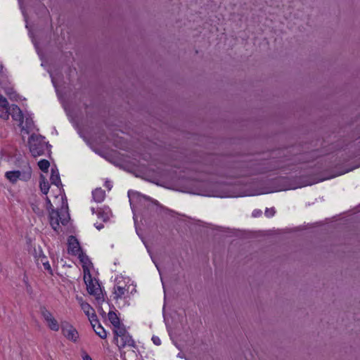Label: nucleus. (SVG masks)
<instances>
[{"label": "nucleus", "mask_w": 360, "mask_h": 360, "mask_svg": "<svg viewBox=\"0 0 360 360\" xmlns=\"http://www.w3.org/2000/svg\"><path fill=\"white\" fill-rule=\"evenodd\" d=\"M28 145L30 151L34 158L44 155L48 148L44 137L36 134H32L28 139Z\"/></svg>", "instance_id": "nucleus-1"}, {"label": "nucleus", "mask_w": 360, "mask_h": 360, "mask_svg": "<svg viewBox=\"0 0 360 360\" xmlns=\"http://www.w3.org/2000/svg\"><path fill=\"white\" fill-rule=\"evenodd\" d=\"M83 359H84V360H92V359L88 354H85L83 356Z\"/></svg>", "instance_id": "nucleus-30"}, {"label": "nucleus", "mask_w": 360, "mask_h": 360, "mask_svg": "<svg viewBox=\"0 0 360 360\" xmlns=\"http://www.w3.org/2000/svg\"><path fill=\"white\" fill-rule=\"evenodd\" d=\"M38 166L41 171H43L44 172H47L48 169L50 166V163L46 160H41L38 162Z\"/></svg>", "instance_id": "nucleus-20"}, {"label": "nucleus", "mask_w": 360, "mask_h": 360, "mask_svg": "<svg viewBox=\"0 0 360 360\" xmlns=\"http://www.w3.org/2000/svg\"><path fill=\"white\" fill-rule=\"evenodd\" d=\"M261 214H262V211L261 210H255L252 212V215L255 217L259 216Z\"/></svg>", "instance_id": "nucleus-28"}, {"label": "nucleus", "mask_w": 360, "mask_h": 360, "mask_svg": "<svg viewBox=\"0 0 360 360\" xmlns=\"http://www.w3.org/2000/svg\"><path fill=\"white\" fill-rule=\"evenodd\" d=\"M77 300L78 302L79 303L80 307H82V304H86V303H87V302H85L83 300L82 297H77Z\"/></svg>", "instance_id": "nucleus-29"}, {"label": "nucleus", "mask_w": 360, "mask_h": 360, "mask_svg": "<svg viewBox=\"0 0 360 360\" xmlns=\"http://www.w3.org/2000/svg\"><path fill=\"white\" fill-rule=\"evenodd\" d=\"M9 109L8 101L0 94V117L3 120H8L9 117Z\"/></svg>", "instance_id": "nucleus-8"}, {"label": "nucleus", "mask_w": 360, "mask_h": 360, "mask_svg": "<svg viewBox=\"0 0 360 360\" xmlns=\"http://www.w3.org/2000/svg\"><path fill=\"white\" fill-rule=\"evenodd\" d=\"M96 214L98 218L101 219L103 221H106L108 220V214L103 212L101 210H98L96 212Z\"/></svg>", "instance_id": "nucleus-22"}, {"label": "nucleus", "mask_w": 360, "mask_h": 360, "mask_svg": "<svg viewBox=\"0 0 360 360\" xmlns=\"http://www.w3.org/2000/svg\"><path fill=\"white\" fill-rule=\"evenodd\" d=\"M152 340L156 345H160L161 344L160 339L158 337H153Z\"/></svg>", "instance_id": "nucleus-26"}, {"label": "nucleus", "mask_w": 360, "mask_h": 360, "mask_svg": "<svg viewBox=\"0 0 360 360\" xmlns=\"http://www.w3.org/2000/svg\"><path fill=\"white\" fill-rule=\"evenodd\" d=\"M50 180L53 184H55L56 186H58L60 184L59 174L57 170L51 169V175L50 177Z\"/></svg>", "instance_id": "nucleus-17"}, {"label": "nucleus", "mask_w": 360, "mask_h": 360, "mask_svg": "<svg viewBox=\"0 0 360 360\" xmlns=\"http://www.w3.org/2000/svg\"><path fill=\"white\" fill-rule=\"evenodd\" d=\"M39 187L44 194H47L49 190V184L44 176H40Z\"/></svg>", "instance_id": "nucleus-14"}, {"label": "nucleus", "mask_w": 360, "mask_h": 360, "mask_svg": "<svg viewBox=\"0 0 360 360\" xmlns=\"http://www.w3.org/2000/svg\"><path fill=\"white\" fill-rule=\"evenodd\" d=\"M115 341L120 348L124 347L125 346L134 347V341L128 333L119 338H115Z\"/></svg>", "instance_id": "nucleus-10"}, {"label": "nucleus", "mask_w": 360, "mask_h": 360, "mask_svg": "<svg viewBox=\"0 0 360 360\" xmlns=\"http://www.w3.org/2000/svg\"><path fill=\"white\" fill-rule=\"evenodd\" d=\"M84 281L86 285L87 291L90 295L95 296L96 299L98 302L104 301L103 296L101 293V289L97 282H94L91 275L89 274L88 276L86 274V269H84Z\"/></svg>", "instance_id": "nucleus-2"}, {"label": "nucleus", "mask_w": 360, "mask_h": 360, "mask_svg": "<svg viewBox=\"0 0 360 360\" xmlns=\"http://www.w3.org/2000/svg\"><path fill=\"white\" fill-rule=\"evenodd\" d=\"M6 177L13 184H15L18 179L27 181L31 177V172L29 171L23 174L20 171H10L5 174Z\"/></svg>", "instance_id": "nucleus-6"}, {"label": "nucleus", "mask_w": 360, "mask_h": 360, "mask_svg": "<svg viewBox=\"0 0 360 360\" xmlns=\"http://www.w3.org/2000/svg\"><path fill=\"white\" fill-rule=\"evenodd\" d=\"M96 226L98 230L101 229L103 227V224H101L99 225H96Z\"/></svg>", "instance_id": "nucleus-31"}, {"label": "nucleus", "mask_w": 360, "mask_h": 360, "mask_svg": "<svg viewBox=\"0 0 360 360\" xmlns=\"http://www.w3.org/2000/svg\"><path fill=\"white\" fill-rule=\"evenodd\" d=\"M113 333L115 334V338H119L120 337L123 336L127 332L124 326L122 324H120L119 326L114 327Z\"/></svg>", "instance_id": "nucleus-16"}, {"label": "nucleus", "mask_w": 360, "mask_h": 360, "mask_svg": "<svg viewBox=\"0 0 360 360\" xmlns=\"http://www.w3.org/2000/svg\"><path fill=\"white\" fill-rule=\"evenodd\" d=\"M217 196L223 197V195H216Z\"/></svg>", "instance_id": "nucleus-34"}, {"label": "nucleus", "mask_w": 360, "mask_h": 360, "mask_svg": "<svg viewBox=\"0 0 360 360\" xmlns=\"http://www.w3.org/2000/svg\"><path fill=\"white\" fill-rule=\"evenodd\" d=\"M352 169H351V170H352ZM349 171H350V169H347V170H346L345 172H342V174H344V173H345V172H348Z\"/></svg>", "instance_id": "nucleus-32"}, {"label": "nucleus", "mask_w": 360, "mask_h": 360, "mask_svg": "<svg viewBox=\"0 0 360 360\" xmlns=\"http://www.w3.org/2000/svg\"><path fill=\"white\" fill-rule=\"evenodd\" d=\"M229 191H228V189L226 188V197H236V196L240 195V194H239V193H231V194H229Z\"/></svg>", "instance_id": "nucleus-27"}, {"label": "nucleus", "mask_w": 360, "mask_h": 360, "mask_svg": "<svg viewBox=\"0 0 360 360\" xmlns=\"http://www.w3.org/2000/svg\"><path fill=\"white\" fill-rule=\"evenodd\" d=\"M95 333L102 339H105L107 337V333L105 329L99 324L97 327H96V323L94 322L91 323Z\"/></svg>", "instance_id": "nucleus-15"}, {"label": "nucleus", "mask_w": 360, "mask_h": 360, "mask_svg": "<svg viewBox=\"0 0 360 360\" xmlns=\"http://www.w3.org/2000/svg\"><path fill=\"white\" fill-rule=\"evenodd\" d=\"M77 255H79L80 262L83 264V266L84 267L89 262L88 257L82 252H79V254Z\"/></svg>", "instance_id": "nucleus-23"}, {"label": "nucleus", "mask_w": 360, "mask_h": 360, "mask_svg": "<svg viewBox=\"0 0 360 360\" xmlns=\"http://www.w3.org/2000/svg\"><path fill=\"white\" fill-rule=\"evenodd\" d=\"M50 224L52 228L57 231L60 226V222L63 224H65L66 220L62 219L58 211L52 210L49 212Z\"/></svg>", "instance_id": "nucleus-7"}, {"label": "nucleus", "mask_w": 360, "mask_h": 360, "mask_svg": "<svg viewBox=\"0 0 360 360\" xmlns=\"http://www.w3.org/2000/svg\"><path fill=\"white\" fill-rule=\"evenodd\" d=\"M82 309L85 313V314L89 317V320L90 321L91 323L93 322H98L97 321V316L94 312V309L91 307V305L88 303L86 304H82Z\"/></svg>", "instance_id": "nucleus-12"}, {"label": "nucleus", "mask_w": 360, "mask_h": 360, "mask_svg": "<svg viewBox=\"0 0 360 360\" xmlns=\"http://www.w3.org/2000/svg\"><path fill=\"white\" fill-rule=\"evenodd\" d=\"M11 115L12 118L20 122L25 118L26 115H24L20 108L16 105H12L9 109V115Z\"/></svg>", "instance_id": "nucleus-11"}, {"label": "nucleus", "mask_w": 360, "mask_h": 360, "mask_svg": "<svg viewBox=\"0 0 360 360\" xmlns=\"http://www.w3.org/2000/svg\"><path fill=\"white\" fill-rule=\"evenodd\" d=\"M275 214V210L274 208H266L265 210V214L267 217H271L274 216Z\"/></svg>", "instance_id": "nucleus-24"}, {"label": "nucleus", "mask_w": 360, "mask_h": 360, "mask_svg": "<svg viewBox=\"0 0 360 360\" xmlns=\"http://www.w3.org/2000/svg\"><path fill=\"white\" fill-rule=\"evenodd\" d=\"M226 186H227V185H231V183H229V182H226Z\"/></svg>", "instance_id": "nucleus-33"}, {"label": "nucleus", "mask_w": 360, "mask_h": 360, "mask_svg": "<svg viewBox=\"0 0 360 360\" xmlns=\"http://www.w3.org/2000/svg\"><path fill=\"white\" fill-rule=\"evenodd\" d=\"M108 319L113 326V327L117 326L120 324H121L120 322V319L114 311H110L108 313Z\"/></svg>", "instance_id": "nucleus-18"}, {"label": "nucleus", "mask_w": 360, "mask_h": 360, "mask_svg": "<svg viewBox=\"0 0 360 360\" xmlns=\"http://www.w3.org/2000/svg\"><path fill=\"white\" fill-rule=\"evenodd\" d=\"M68 252L74 255H77L81 252L79 243L77 239L73 236H70L68 238Z\"/></svg>", "instance_id": "nucleus-9"}, {"label": "nucleus", "mask_w": 360, "mask_h": 360, "mask_svg": "<svg viewBox=\"0 0 360 360\" xmlns=\"http://www.w3.org/2000/svg\"><path fill=\"white\" fill-rule=\"evenodd\" d=\"M125 292V288L121 286H116L114 288V295L115 299L121 298Z\"/></svg>", "instance_id": "nucleus-19"}, {"label": "nucleus", "mask_w": 360, "mask_h": 360, "mask_svg": "<svg viewBox=\"0 0 360 360\" xmlns=\"http://www.w3.org/2000/svg\"><path fill=\"white\" fill-rule=\"evenodd\" d=\"M62 333L63 335L69 340L77 342L79 338V333L75 328L72 325L64 323L61 326Z\"/></svg>", "instance_id": "nucleus-4"}, {"label": "nucleus", "mask_w": 360, "mask_h": 360, "mask_svg": "<svg viewBox=\"0 0 360 360\" xmlns=\"http://www.w3.org/2000/svg\"><path fill=\"white\" fill-rule=\"evenodd\" d=\"M40 311L41 314V316L46 321L47 326L49 328L54 331H58L59 330V324L56 319L53 317L52 314L46 309L45 307H41Z\"/></svg>", "instance_id": "nucleus-3"}, {"label": "nucleus", "mask_w": 360, "mask_h": 360, "mask_svg": "<svg viewBox=\"0 0 360 360\" xmlns=\"http://www.w3.org/2000/svg\"><path fill=\"white\" fill-rule=\"evenodd\" d=\"M5 91L6 94L9 96L10 99L15 101L18 99V95L12 88L6 89Z\"/></svg>", "instance_id": "nucleus-21"}, {"label": "nucleus", "mask_w": 360, "mask_h": 360, "mask_svg": "<svg viewBox=\"0 0 360 360\" xmlns=\"http://www.w3.org/2000/svg\"><path fill=\"white\" fill-rule=\"evenodd\" d=\"M93 198L96 202H101L105 198V191L101 188H96L92 193Z\"/></svg>", "instance_id": "nucleus-13"}, {"label": "nucleus", "mask_w": 360, "mask_h": 360, "mask_svg": "<svg viewBox=\"0 0 360 360\" xmlns=\"http://www.w3.org/2000/svg\"><path fill=\"white\" fill-rule=\"evenodd\" d=\"M43 266H44L45 269H46L47 271H49L51 274V266H50V264H49V263L48 262H43Z\"/></svg>", "instance_id": "nucleus-25"}, {"label": "nucleus", "mask_w": 360, "mask_h": 360, "mask_svg": "<svg viewBox=\"0 0 360 360\" xmlns=\"http://www.w3.org/2000/svg\"><path fill=\"white\" fill-rule=\"evenodd\" d=\"M92 210V212H93V213H94V212H95V210H94V208H92V210Z\"/></svg>", "instance_id": "nucleus-35"}, {"label": "nucleus", "mask_w": 360, "mask_h": 360, "mask_svg": "<svg viewBox=\"0 0 360 360\" xmlns=\"http://www.w3.org/2000/svg\"><path fill=\"white\" fill-rule=\"evenodd\" d=\"M18 125L21 129L22 139H24V134H29L34 129V122L29 115H26L25 118L19 122Z\"/></svg>", "instance_id": "nucleus-5"}]
</instances>
